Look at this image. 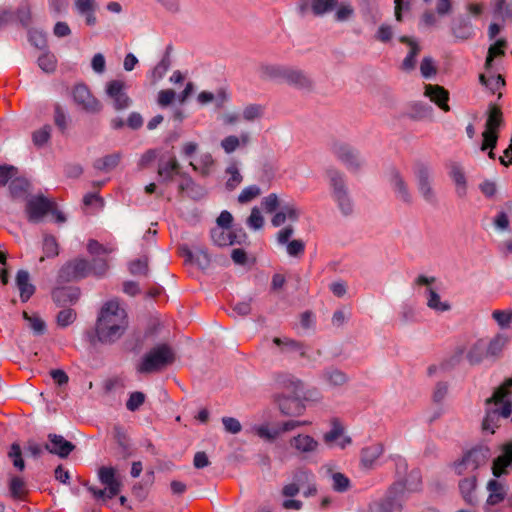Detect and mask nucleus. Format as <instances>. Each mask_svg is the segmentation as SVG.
<instances>
[{"label":"nucleus","instance_id":"23","mask_svg":"<svg viewBox=\"0 0 512 512\" xmlns=\"http://www.w3.org/2000/svg\"><path fill=\"white\" fill-rule=\"evenodd\" d=\"M276 401L280 412L284 416H301L306 409L305 405L298 397L279 396Z\"/></svg>","mask_w":512,"mask_h":512},{"label":"nucleus","instance_id":"7","mask_svg":"<svg viewBox=\"0 0 512 512\" xmlns=\"http://www.w3.org/2000/svg\"><path fill=\"white\" fill-rule=\"evenodd\" d=\"M92 267L84 258H74L62 265L58 271V281L61 283L75 282L88 277Z\"/></svg>","mask_w":512,"mask_h":512},{"label":"nucleus","instance_id":"32","mask_svg":"<svg viewBox=\"0 0 512 512\" xmlns=\"http://www.w3.org/2000/svg\"><path fill=\"white\" fill-rule=\"evenodd\" d=\"M178 189L180 193L194 200L201 199L205 195L204 188L196 184L193 179L186 174L182 175V180L179 183Z\"/></svg>","mask_w":512,"mask_h":512},{"label":"nucleus","instance_id":"56","mask_svg":"<svg viewBox=\"0 0 512 512\" xmlns=\"http://www.w3.org/2000/svg\"><path fill=\"white\" fill-rule=\"evenodd\" d=\"M129 271L135 276H147L149 272L148 259L146 257L130 262Z\"/></svg>","mask_w":512,"mask_h":512},{"label":"nucleus","instance_id":"26","mask_svg":"<svg viewBox=\"0 0 512 512\" xmlns=\"http://www.w3.org/2000/svg\"><path fill=\"white\" fill-rule=\"evenodd\" d=\"M81 292L76 287H62L53 290L52 299L60 307L75 304L80 298Z\"/></svg>","mask_w":512,"mask_h":512},{"label":"nucleus","instance_id":"15","mask_svg":"<svg viewBox=\"0 0 512 512\" xmlns=\"http://www.w3.org/2000/svg\"><path fill=\"white\" fill-rule=\"evenodd\" d=\"M52 206H54V203L44 196L30 198L26 204L28 220L33 223L40 222L50 212Z\"/></svg>","mask_w":512,"mask_h":512},{"label":"nucleus","instance_id":"13","mask_svg":"<svg viewBox=\"0 0 512 512\" xmlns=\"http://www.w3.org/2000/svg\"><path fill=\"white\" fill-rule=\"evenodd\" d=\"M337 6L338 0H299L297 9L303 16L310 14L314 17H324L333 12Z\"/></svg>","mask_w":512,"mask_h":512},{"label":"nucleus","instance_id":"59","mask_svg":"<svg viewBox=\"0 0 512 512\" xmlns=\"http://www.w3.org/2000/svg\"><path fill=\"white\" fill-rule=\"evenodd\" d=\"M43 252L48 258H54L59 254V245L56 238L51 235L44 236L43 239Z\"/></svg>","mask_w":512,"mask_h":512},{"label":"nucleus","instance_id":"38","mask_svg":"<svg viewBox=\"0 0 512 512\" xmlns=\"http://www.w3.org/2000/svg\"><path fill=\"white\" fill-rule=\"evenodd\" d=\"M265 109V105L263 104L249 103L243 107L241 118L248 123L260 121L264 117Z\"/></svg>","mask_w":512,"mask_h":512},{"label":"nucleus","instance_id":"8","mask_svg":"<svg viewBox=\"0 0 512 512\" xmlns=\"http://www.w3.org/2000/svg\"><path fill=\"white\" fill-rule=\"evenodd\" d=\"M74 104L88 114H98L102 110L101 102L91 93L85 84H77L71 90Z\"/></svg>","mask_w":512,"mask_h":512},{"label":"nucleus","instance_id":"58","mask_svg":"<svg viewBox=\"0 0 512 512\" xmlns=\"http://www.w3.org/2000/svg\"><path fill=\"white\" fill-rule=\"evenodd\" d=\"M9 490L13 498H21L26 493L25 481L18 476H12L9 481Z\"/></svg>","mask_w":512,"mask_h":512},{"label":"nucleus","instance_id":"1","mask_svg":"<svg viewBox=\"0 0 512 512\" xmlns=\"http://www.w3.org/2000/svg\"><path fill=\"white\" fill-rule=\"evenodd\" d=\"M128 328L126 311L117 301H109L101 308L96 322V337L103 344L119 340Z\"/></svg>","mask_w":512,"mask_h":512},{"label":"nucleus","instance_id":"42","mask_svg":"<svg viewBox=\"0 0 512 512\" xmlns=\"http://www.w3.org/2000/svg\"><path fill=\"white\" fill-rule=\"evenodd\" d=\"M361 11L363 17L372 24H376L381 19V13L375 0H362Z\"/></svg>","mask_w":512,"mask_h":512},{"label":"nucleus","instance_id":"40","mask_svg":"<svg viewBox=\"0 0 512 512\" xmlns=\"http://www.w3.org/2000/svg\"><path fill=\"white\" fill-rule=\"evenodd\" d=\"M476 484H477V476L476 475L465 477L462 480H460V482H459L460 493H461L462 497L464 498V500L468 504L474 503L475 499H474L473 491L476 488Z\"/></svg>","mask_w":512,"mask_h":512},{"label":"nucleus","instance_id":"51","mask_svg":"<svg viewBox=\"0 0 512 512\" xmlns=\"http://www.w3.org/2000/svg\"><path fill=\"white\" fill-rule=\"evenodd\" d=\"M500 418L501 417H499L498 408L487 411L486 416L482 422V429L493 434L495 429L499 427Z\"/></svg>","mask_w":512,"mask_h":512},{"label":"nucleus","instance_id":"29","mask_svg":"<svg viewBox=\"0 0 512 512\" xmlns=\"http://www.w3.org/2000/svg\"><path fill=\"white\" fill-rule=\"evenodd\" d=\"M288 67L279 64H265L259 67V74L262 79L284 83Z\"/></svg>","mask_w":512,"mask_h":512},{"label":"nucleus","instance_id":"20","mask_svg":"<svg viewBox=\"0 0 512 512\" xmlns=\"http://www.w3.org/2000/svg\"><path fill=\"white\" fill-rule=\"evenodd\" d=\"M252 137L249 132L240 134H229L220 141V148L225 154H233L237 150L246 148L250 145Z\"/></svg>","mask_w":512,"mask_h":512},{"label":"nucleus","instance_id":"34","mask_svg":"<svg viewBox=\"0 0 512 512\" xmlns=\"http://www.w3.org/2000/svg\"><path fill=\"white\" fill-rule=\"evenodd\" d=\"M486 488L489 492L487 498V503L489 505H496L502 502L507 495V489L505 484L502 481L497 480L496 478L489 480Z\"/></svg>","mask_w":512,"mask_h":512},{"label":"nucleus","instance_id":"16","mask_svg":"<svg viewBox=\"0 0 512 512\" xmlns=\"http://www.w3.org/2000/svg\"><path fill=\"white\" fill-rule=\"evenodd\" d=\"M284 83L305 92H312L315 89V82L308 73L290 66L288 67Z\"/></svg>","mask_w":512,"mask_h":512},{"label":"nucleus","instance_id":"46","mask_svg":"<svg viewBox=\"0 0 512 512\" xmlns=\"http://www.w3.org/2000/svg\"><path fill=\"white\" fill-rule=\"evenodd\" d=\"M507 343V336L503 334H497L494 338L491 339L489 345L486 347V354L493 357L498 356L507 345Z\"/></svg>","mask_w":512,"mask_h":512},{"label":"nucleus","instance_id":"2","mask_svg":"<svg viewBox=\"0 0 512 512\" xmlns=\"http://www.w3.org/2000/svg\"><path fill=\"white\" fill-rule=\"evenodd\" d=\"M326 175L329 182L331 197L339 211L344 216H349L354 211V201L351 197L345 175L339 170L328 169Z\"/></svg>","mask_w":512,"mask_h":512},{"label":"nucleus","instance_id":"19","mask_svg":"<svg viewBox=\"0 0 512 512\" xmlns=\"http://www.w3.org/2000/svg\"><path fill=\"white\" fill-rule=\"evenodd\" d=\"M98 479L105 485L108 491L107 497L113 498L121 491V481L117 476V471L111 466H102L98 469Z\"/></svg>","mask_w":512,"mask_h":512},{"label":"nucleus","instance_id":"14","mask_svg":"<svg viewBox=\"0 0 512 512\" xmlns=\"http://www.w3.org/2000/svg\"><path fill=\"white\" fill-rule=\"evenodd\" d=\"M125 89L126 85L121 80H112L106 85V94L111 99L112 105L116 111L125 110L132 103Z\"/></svg>","mask_w":512,"mask_h":512},{"label":"nucleus","instance_id":"50","mask_svg":"<svg viewBox=\"0 0 512 512\" xmlns=\"http://www.w3.org/2000/svg\"><path fill=\"white\" fill-rule=\"evenodd\" d=\"M23 318L28 322L29 328L36 335H42L46 331V324L37 314L29 315L26 311L23 312Z\"/></svg>","mask_w":512,"mask_h":512},{"label":"nucleus","instance_id":"63","mask_svg":"<svg viewBox=\"0 0 512 512\" xmlns=\"http://www.w3.org/2000/svg\"><path fill=\"white\" fill-rule=\"evenodd\" d=\"M211 262V258L203 247H195L194 262L201 269H206Z\"/></svg>","mask_w":512,"mask_h":512},{"label":"nucleus","instance_id":"37","mask_svg":"<svg viewBox=\"0 0 512 512\" xmlns=\"http://www.w3.org/2000/svg\"><path fill=\"white\" fill-rule=\"evenodd\" d=\"M322 379L329 386L338 387L345 385L348 382L349 377L342 370L335 367H329L322 372Z\"/></svg>","mask_w":512,"mask_h":512},{"label":"nucleus","instance_id":"31","mask_svg":"<svg viewBox=\"0 0 512 512\" xmlns=\"http://www.w3.org/2000/svg\"><path fill=\"white\" fill-rule=\"evenodd\" d=\"M449 176L456 186L455 192L457 196L461 199L465 198L467 195V181L461 165L458 163H451Z\"/></svg>","mask_w":512,"mask_h":512},{"label":"nucleus","instance_id":"60","mask_svg":"<svg viewBox=\"0 0 512 512\" xmlns=\"http://www.w3.org/2000/svg\"><path fill=\"white\" fill-rule=\"evenodd\" d=\"M506 46V41L504 39H499L495 44L491 45L488 49V55L486 58L485 66L489 68L492 64L494 57L502 56L505 54L504 47Z\"/></svg>","mask_w":512,"mask_h":512},{"label":"nucleus","instance_id":"21","mask_svg":"<svg viewBox=\"0 0 512 512\" xmlns=\"http://www.w3.org/2000/svg\"><path fill=\"white\" fill-rule=\"evenodd\" d=\"M293 480L299 485V490L303 488L304 497L308 498L317 495V483L312 471L306 468L298 469L293 474Z\"/></svg>","mask_w":512,"mask_h":512},{"label":"nucleus","instance_id":"12","mask_svg":"<svg viewBox=\"0 0 512 512\" xmlns=\"http://www.w3.org/2000/svg\"><path fill=\"white\" fill-rule=\"evenodd\" d=\"M389 185L393 191L395 199L405 206H411L414 203V196L405 177L397 169H391L388 177Z\"/></svg>","mask_w":512,"mask_h":512},{"label":"nucleus","instance_id":"4","mask_svg":"<svg viewBox=\"0 0 512 512\" xmlns=\"http://www.w3.org/2000/svg\"><path fill=\"white\" fill-rule=\"evenodd\" d=\"M488 461V449L487 448H473L465 452L461 458L455 460L451 468L454 473L458 476L476 475L475 472L481 466H484Z\"/></svg>","mask_w":512,"mask_h":512},{"label":"nucleus","instance_id":"44","mask_svg":"<svg viewBox=\"0 0 512 512\" xmlns=\"http://www.w3.org/2000/svg\"><path fill=\"white\" fill-rule=\"evenodd\" d=\"M334 19L336 22H347L354 17L355 9L349 1L338 0V6L334 10Z\"/></svg>","mask_w":512,"mask_h":512},{"label":"nucleus","instance_id":"3","mask_svg":"<svg viewBox=\"0 0 512 512\" xmlns=\"http://www.w3.org/2000/svg\"><path fill=\"white\" fill-rule=\"evenodd\" d=\"M175 361V353L167 344H160L150 349L137 365V372L149 374L161 371Z\"/></svg>","mask_w":512,"mask_h":512},{"label":"nucleus","instance_id":"62","mask_svg":"<svg viewBox=\"0 0 512 512\" xmlns=\"http://www.w3.org/2000/svg\"><path fill=\"white\" fill-rule=\"evenodd\" d=\"M512 386V378L505 382L504 386L499 387L493 395L486 400L488 404L494 403L495 405L501 404L504 398L507 396V389Z\"/></svg>","mask_w":512,"mask_h":512},{"label":"nucleus","instance_id":"30","mask_svg":"<svg viewBox=\"0 0 512 512\" xmlns=\"http://www.w3.org/2000/svg\"><path fill=\"white\" fill-rule=\"evenodd\" d=\"M344 428L340 424L338 420H333L332 429L325 433L323 436V440L326 444L331 445L334 441L339 440L337 445L344 449L351 443V438L348 436H343Z\"/></svg>","mask_w":512,"mask_h":512},{"label":"nucleus","instance_id":"36","mask_svg":"<svg viewBox=\"0 0 512 512\" xmlns=\"http://www.w3.org/2000/svg\"><path fill=\"white\" fill-rule=\"evenodd\" d=\"M225 175L227 176L225 187L228 191L235 190L243 181V176L241 175L238 163L235 160L229 161L225 168Z\"/></svg>","mask_w":512,"mask_h":512},{"label":"nucleus","instance_id":"61","mask_svg":"<svg viewBox=\"0 0 512 512\" xmlns=\"http://www.w3.org/2000/svg\"><path fill=\"white\" fill-rule=\"evenodd\" d=\"M261 194V190L257 185H250L245 187L238 195V202L245 204L255 199Z\"/></svg>","mask_w":512,"mask_h":512},{"label":"nucleus","instance_id":"55","mask_svg":"<svg viewBox=\"0 0 512 512\" xmlns=\"http://www.w3.org/2000/svg\"><path fill=\"white\" fill-rule=\"evenodd\" d=\"M77 314L71 308H64L56 316V323L59 327L65 328L76 320Z\"/></svg>","mask_w":512,"mask_h":512},{"label":"nucleus","instance_id":"28","mask_svg":"<svg viewBox=\"0 0 512 512\" xmlns=\"http://www.w3.org/2000/svg\"><path fill=\"white\" fill-rule=\"evenodd\" d=\"M451 33L457 40H467L473 35V26L470 19L459 15L451 22Z\"/></svg>","mask_w":512,"mask_h":512},{"label":"nucleus","instance_id":"45","mask_svg":"<svg viewBox=\"0 0 512 512\" xmlns=\"http://www.w3.org/2000/svg\"><path fill=\"white\" fill-rule=\"evenodd\" d=\"M486 352V345L483 340L476 341L467 353V359L471 365L481 363Z\"/></svg>","mask_w":512,"mask_h":512},{"label":"nucleus","instance_id":"5","mask_svg":"<svg viewBox=\"0 0 512 512\" xmlns=\"http://www.w3.org/2000/svg\"><path fill=\"white\" fill-rule=\"evenodd\" d=\"M404 493L403 484H393L384 498L369 504V512H401L405 501Z\"/></svg>","mask_w":512,"mask_h":512},{"label":"nucleus","instance_id":"22","mask_svg":"<svg viewBox=\"0 0 512 512\" xmlns=\"http://www.w3.org/2000/svg\"><path fill=\"white\" fill-rule=\"evenodd\" d=\"M502 454L496 457L492 463V474L500 478L508 474V467L512 465V442L505 443L502 446Z\"/></svg>","mask_w":512,"mask_h":512},{"label":"nucleus","instance_id":"11","mask_svg":"<svg viewBox=\"0 0 512 512\" xmlns=\"http://www.w3.org/2000/svg\"><path fill=\"white\" fill-rule=\"evenodd\" d=\"M332 153L351 171H358L363 165L357 150L353 147L339 140L331 142Z\"/></svg>","mask_w":512,"mask_h":512},{"label":"nucleus","instance_id":"43","mask_svg":"<svg viewBox=\"0 0 512 512\" xmlns=\"http://www.w3.org/2000/svg\"><path fill=\"white\" fill-rule=\"evenodd\" d=\"M121 160L120 153H113L95 160L93 167L97 170L109 172L119 164Z\"/></svg>","mask_w":512,"mask_h":512},{"label":"nucleus","instance_id":"10","mask_svg":"<svg viewBox=\"0 0 512 512\" xmlns=\"http://www.w3.org/2000/svg\"><path fill=\"white\" fill-rule=\"evenodd\" d=\"M288 444L292 452L303 459L316 455L321 446L317 439L306 433H299L291 437Z\"/></svg>","mask_w":512,"mask_h":512},{"label":"nucleus","instance_id":"35","mask_svg":"<svg viewBox=\"0 0 512 512\" xmlns=\"http://www.w3.org/2000/svg\"><path fill=\"white\" fill-rule=\"evenodd\" d=\"M16 284L20 291L22 302H27L35 292V286L30 282V275L26 270H19L16 275Z\"/></svg>","mask_w":512,"mask_h":512},{"label":"nucleus","instance_id":"54","mask_svg":"<svg viewBox=\"0 0 512 512\" xmlns=\"http://www.w3.org/2000/svg\"><path fill=\"white\" fill-rule=\"evenodd\" d=\"M211 239L218 246H230V229L214 228L211 230Z\"/></svg>","mask_w":512,"mask_h":512},{"label":"nucleus","instance_id":"27","mask_svg":"<svg viewBox=\"0 0 512 512\" xmlns=\"http://www.w3.org/2000/svg\"><path fill=\"white\" fill-rule=\"evenodd\" d=\"M425 96L429 97L440 109L445 112L450 110L448 105L449 93L448 91L439 85L426 84L425 85Z\"/></svg>","mask_w":512,"mask_h":512},{"label":"nucleus","instance_id":"18","mask_svg":"<svg viewBox=\"0 0 512 512\" xmlns=\"http://www.w3.org/2000/svg\"><path fill=\"white\" fill-rule=\"evenodd\" d=\"M272 341L279 347L282 354L297 353L301 358L315 360L309 355V347L304 342L289 337H274Z\"/></svg>","mask_w":512,"mask_h":512},{"label":"nucleus","instance_id":"64","mask_svg":"<svg viewBox=\"0 0 512 512\" xmlns=\"http://www.w3.org/2000/svg\"><path fill=\"white\" fill-rule=\"evenodd\" d=\"M56 62V57L51 53H44L38 58L39 67L48 73L55 70Z\"/></svg>","mask_w":512,"mask_h":512},{"label":"nucleus","instance_id":"9","mask_svg":"<svg viewBox=\"0 0 512 512\" xmlns=\"http://www.w3.org/2000/svg\"><path fill=\"white\" fill-rule=\"evenodd\" d=\"M501 123L502 112L500 108L495 105L490 106L488 118L485 124V131L482 133V151H485L487 149H493L496 147L498 140L497 130Z\"/></svg>","mask_w":512,"mask_h":512},{"label":"nucleus","instance_id":"47","mask_svg":"<svg viewBox=\"0 0 512 512\" xmlns=\"http://www.w3.org/2000/svg\"><path fill=\"white\" fill-rule=\"evenodd\" d=\"M252 430L258 437L267 442H274L281 435V430L278 427L271 429L268 425H257Z\"/></svg>","mask_w":512,"mask_h":512},{"label":"nucleus","instance_id":"41","mask_svg":"<svg viewBox=\"0 0 512 512\" xmlns=\"http://www.w3.org/2000/svg\"><path fill=\"white\" fill-rule=\"evenodd\" d=\"M382 453L383 447L380 444H374L364 448L361 452L362 465L366 468H371Z\"/></svg>","mask_w":512,"mask_h":512},{"label":"nucleus","instance_id":"49","mask_svg":"<svg viewBox=\"0 0 512 512\" xmlns=\"http://www.w3.org/2000/svg\"><path fill=\"white\" fill-rule=\"evenodd\" d=\"M331 486L335 492L344 493L349 490L351 482L347 476L341 472H333L331 474Z\"/></svg>","mask_w":512,"mask_h":512},{"label":"nucleus","instance_id":"48","mask_svg":"<svg viewBox=\"0 0 512 512\" xmlns=\"http://www.w3.org/2000/svg\"><path fill=\"white\" fill-rule=\"evenodd\" d=\"M276 380L280 385L289 389L292 393L295 394L303 388V383L299 379L289 374H279Z\"/></svg>","mask_w":512,"mask_h":512},{"label":"nucleus","instance_id":"6","mask_svg":"<svg viewBox=\"0 0 512 512\" xmlns=\"http://www.w3.org/2000/svg\"><path fill=\"white\" fill-rule=\"evenodd\" d=\"M417 190L423 200L429 204L438 202L437 193L433 187V173L429 165L417 163L414 170Z\"/></svg>","mask_w":512,"mask_h":512},{"label":"nucleus","instance_id":"57","mask_svg":"<svg viewBox=\"0 0 512 512\" xmlns=\"http://www.w3.org/2000/svg\"><path fill=\"white\" fill-rule=\"evenodd\" d=\"M479 80L481 84L488 88L492 93H495V91L505 85V81L501 75L487 78L484 74H481L479 76Z\"/></svg>","mask_w":512,"mask_h":512},{"label":"nucleus","instance_id":"25","mask_svg":"<svg viewBox=\"0 0 512 512\" xmlns=\"http://www.w3.org/2000/svg\"><path fill=\"white\" fill-rule=\"evenodd\" d=\"M157 173L164 183L172 182L175 175L182 177L184 174L181 173L180 164L174 156L167 160L161 159L158 164Z\"/></svg>","mask_w":512,"mask_h":512},{"label":"nucleus","instance_id":"33","mask_svg":"<svg viewBox=\"0 0 512 512\" xmlns=\"http://www.w3.org/2000/svg\"><path fill=\"white\" fill-rule=\"evenodd\" d=\"M76 11L85 17L88 26H94L97 22L95 12L97 9L96 0H75Z\"/></svg>","mask_w":512,"mask_h":512},{"label":"nucleus","instance_id":"53","mask_svg":"<svg viewBox=\"0 0 512 512\" xmlns=\"http://www.w3.org/2000/svg\"><path fill=\"white\" fill-rule=\"evenodd\" d=\"M170 65H171L170 58L168 55H165L151 72L152 84H156L158 81H160L164 77L166 72L169 70Z\"/></svg>","mask_w":512,"mask_h":512},{"label":"nucleus","instance_id":"52","mask_svg":"<svg viewBox=\"0 0 512 512\" xmlns=\"http://www.w3.org/2000/svg\"><path fill=\"white\" fill-rule=\"evenodd\" d=\"M503 211H500L495 217L493 224L496 229L500 231H507L509 229L508 212L512 211V202H507L504 205Z\"/></svg>","mask_w":512,"mask_h":512},{"label":"nucleus","instance_id":"24","mask_svg":"<svg viewBox=\"0 0 512 512\" xmlns=\"http://www.w3.org/2000/svg\"><path fill=\"white\" fill-rule=\"evenodd\" d=\"M49 444L45 445V449L50 453L61 458H66L75 449V445L64 439L63 436L57 434H49Z\"/></svg>","mask_w":512,"mask_h":512},{"label":"nucleus","instance_id":"39","mask_svg":"<svg viewBox=\"0 0 512 512\" xmlns=\"http://www.w3.org/2000/svg\"><path fill=\"white\" fill-rule=\"evenodd\" d=\"M30 183L23 177H13L9 182L10 195L14 199H23L27 196Z\"/></svg>","mask_w":512,"mask_h":512},{"label":"nucleus","instance_id":"17","mask_svg":"<svg viewBox=\"0 0 512 512\" xmlns=\"http://www.w3.org/2000/svg\"><path fill=\"white\" fill-rule=\"evenodd\" d=\"M435 282L434 277H426L424 275H420L416 279V284L418 285H426L428 286L426 290L427 294V306L436 311V312H445L451 309V305L447 301H441L440 295L436 292L435 289L430 287L432 283Z\"/></svg>","mask_w":512,"mask_h":512}]
</instances>
